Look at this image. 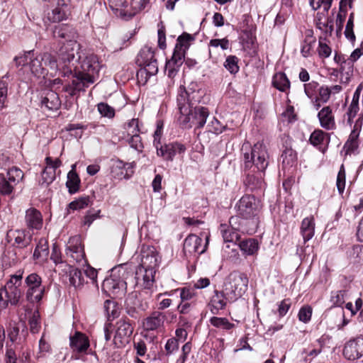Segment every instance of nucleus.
Here are the masks:
<instances>
[{
	"instance_id": "72a5a7b5",
	"label": "nucleus",
	"mask_w": 363,
	"mask_h": 363,
	"mask_svg": "<svg viewBox=\"0 0 363 363\" xmlns=\"http://www.w3.org/2000/svg\"><path fill=\"white\" fill-rule=\"evenodd\" d=\"M220 231L222 234L225 242H237L239 241L240 236L238 230L230 228L226 224L220 225Z\"/></svg>"
},
{
	"instance_id": "cd10ccee",
	"label": "nucleus",
	"mask_w": 363,
	"mask_h": 363,
	"mask_svg": "<svg viewBox=\"0 0 363 363\" xmlns=\"http://www.w3.org/2000/svg\"><path fill=\"white\" fill-rule=\"evenodd\" d=\"M77 35L75 29L67 24H59L52 28V35L55 38L65 39L67 42L74 40Z\"/></svg>"
},
{
	"instance_id": "052dcab7",
	"label": "nucleus",
	"mask_w": 363,
	"mask_h": 363,
	"mask_svg": "<svg viewBox=\"0 0 363 363\" xmlns=\"http://www.w3.org/2000/svg\"><path fill=\"white\" fill-rule=\"evenodd\" d=\"M209 45L215 48L220 47L222 50H225L230 48V42L226 38L223 39H212L209 42Z\"/></svg>"
},
{
	"instance_id": "7ed1b4c3",
	"label": "nucleus",
	"mask_w": 363,
	"mask_h": 363,
	"mask_svg": "<svg viewBox=\"0 0 363 363\" xmlns=\"http://www.w3.org/2000/svg\"><path fill=\"white\" fill-rule=\"evenodd\" d=\"M100 65L96 55L86 56L81 62L80 67L76 66L73 70L72 83L65 85L63 91L68 93L70 96H79L81 91H85V89L96 81L99 75Z\"/></svg>"
},
{
	"instance_id": "c756f323",
	"label": "nucleus",
	"mask_w": 363,
	"mask_h": 363,
	"mask_svg": "<svg viewBox=\"0 0 363 363\" xmlns=\"http://www.w3.org/2000/svg\"><path fill=\"white\" fill-rule=\"evenodd\" d=\"M328 12H318L315 18L317 28L325 35H331L333 31V21L327 16Z\"/></svg>"
},
{
	"instance_id": "9b49d317",
	"label": "nucleus",
	"mask_w": 363,
	"mask_h": 363,
	"mask_svg": "<svg viewBox=\"0 0 363 363\" xmlns=\"http://www.w3.org/2000/svg\"><path fill=\"white\" fill-rule=\"evenodd\" d=\"M26 300L30 303H37L42 300L45 286L42 284L41 277L36 273L28 274L25 279Z\"/></svg>"
},
{
	"instance_id": "6e6552de",
	"label": "nucleus",
	"mask_w": 363,
	"mask_h": 363,
	"mask_svg": "<svg viewBox=\"0 0 363 363\" xmlns=\"http://www.w3.org/2000/svg\"><path fill=\"white\" fill-rule=\"evenodd\" d=\"M235 209L241 218L250 220L258 216L261 203L254 195L245 194L236 203Z\"/></svg>"
},
{
	"instance_id": "bf43d9fd",
	"label": "nucleus",
	"mask_w": 363,
	"mask_h": 363,
	"mask_svg": "<svg viewBox=\"0 0 363 363\" xmlns=\"http://www.w3.org/2000/svg\"><path fill=\"white\" fill-rule=\"evenodd\" d=\"M99 112L101 114V116L113 118L115 115V111L113 108L108 105L105 103H100L97 106Z\"/></svg>"
},
{
	"instance_id": "9d476101",
	"label": "nucleus",
	"mask_w": 363,
	"mask_h": 363,
	"mask_svg": "<svg viewBox=\"0 0 363 363\" xmlns=\"http://www.w3.org/2000/svg\"><path fill=\"white\" fill-rule=\"evenodd\" d=\"M48 1L46 17L50 22H60L67 18L70 13V0H44Z\"/></svg>"
},
{
	"instance_id": "3c124183",
	"label": "nucleus",
	"mask_w": 363,
	"mask_h": 363,
	"mask_svg": "<svg viewBox=\"0 0 363 363\" xmlns=\"http://www.w3.org/2000/svg\"><path fill=\"white\" fill-rule=\"evenodd\" d=\"M318 82L315 81L310 82L304 84V91L309 99H313L317 96L316 94L320 87Z\"/></svg>"
},
{
	"instance_id": "412c9836",
	"label": "nucleus",
	"mask_w": 363,
	"mask_h": 363,
	"mask_svg": "<svg viewBox=\"0 0 363 363\" xmlns=\"http://www.w3.org/2000/svg\"><path fill=\"white\" fill-rule=\"evenodd\" d=\"M155 272L156 270L143 269V272L141 273L143 274L142 279L139 277V274L136 275V284L143 289V290L139 292L140 296H143V293H145L149 296H151V289L155 282Z\"/></svg>"
},
{
	"instance_id": "aec40b11",
	"label": "nucleus",
	"mask_w": 363,
	"mask_h": 363,
	"mask_svg": "<svg viewBox=\"0 0 363 363\" xmlns=\"http://www.w3.org/2000/svg\"><path fill=\"white\" fill-rule=\"evenodd\" d=\"M47 166L43 169L41 175L40 184L49 185L55 179L56 169L62 164L59 159L53 160L51 157H48L45 159Z\"/></svg>"
},
{
	"instance_id": "2f4dec72",
	"label": "nucleus",
	"mask_w": 363,
	"mask_h": 363,
	"mask_svg": "<svg viewBox=\"0 0 363 363\" xmlns=\"http://www.w3.org/2000/svg\"><path fill=\"white\" fill-rule=\"evenodd\" d=\"M301 233L305 242L313 237L315 233V220L313 216L303 219L301 225Z\"/></svg>"
},
{
	"instance_id": "0e129e2a",
	"label": "nucleus",
	"mask_w": 363,
	"mask_h": 363,
	"mask_svg": "<svg viewBox=\"0 0 363 363\" xmlns=\"http://www.w3.org/2000/svg\"><path fill=\"white\" fill-rule=\"evenodd\" d=\"M128 141L132 148H134L139 152L142 151L143 145L140 136V133L138 135L130 136V138L128 139Z\"/></svg>"
},
{
	"instance_id": "7c9ffc66",
	"label": "nucleus",
	"mask_w": 363,
	"mask_h": 363,
	"mask_svg": "<svg viewBox=\"0 0 363 363\" xmlns=\"http://www.w3.org/2000/svg\"><path fill=\"white\" fill-rule=\"evenodd\" d=\"M25 220L29 228L38 230L42 228L43 216L36 208H30L26 211Z\"/></svg>"
},
{
	"instance_id": "4be33fe9",
	"label": "nucleus",
	"mask_w": 363,
	"mask_h": 363,
	"mask_svg": "<svg viewBox=\"0 0 363 363\" xmlns=\"http://www.w3.org/2000/svg\"><path fill=\"white\" fill-rule=\"evenodd\" d=\"M224 289L222 290H215L214 294L211 298L209 303L210 310L213 314L217 315L219 313L220 310L225 309L228 303H233L230 299L227 298Z\"/></svg>"
},
{
	"instance_id": "58836bf2",
	"label": "nucleus",
	"mask_w": 363,
	"mask_h": 363,
	"mask_svg": "<svg viewBox=\"0 0 363 363\" xmlns=\"http://www.w3.org/2000/svg\"><path fill=\"white\" fill-rule=\"evenodd\" d=\"M108 5L116 15L123 18H128V11L126 9L127 4L125 0H107Z\"/></svg>"
},
{
	"instance_id": "13d9d810",
	"label": "nucleus",
	"mask_w": 363,
	"mask_h": 363,
	"mask_svg": "<svg viewBox=\"0 0 363 363\" xmlns=\"http://www.w3.org/2000/svg\"><path fill=\"white\" fill-rule=\"evenodd\" d=\"M164 350L167 355H170L179 350V342L176 337L169 339L165 345Z\"/></svg>"
},
{
	"instance_id": "20e7f679",
	"label": "nucleus",
	"mask_w": 363,
	"mask_h": 363,
	"mask_svg": "<svg viewBox=\"0 0 363 363\" xmlns=\"http://www.w3.org/2000/svg\"><path fill=\"white\" fill-rule=\"evenodd\" d=\"M133 271L128 264H121L112 269L110 277L104 280L102 289L109 296L122 297L127 290V280L133 275Z\"/></svg>"
},
{
	"instance_id": "393cba45",
	"label": "nucleus",
	"mask_w": 363,
	"mask_h": 363,
	"mask_svg": "<svg viewBox=\"0 0 363 363\" xmlns=\"http://www.w3.org/2000/svg\"><path fill=\"white\" fill-rule=\"evenodd\" d=\"M184 52L174 50L172 58L166 62L165 70L169 78H174L184 63Z\"/></svg>"
},
{
	"instance_id": "39448f33",
	"label": "nucleus",
	"mask_w": 363,
	"mask_h": 363,
	"mask_svg": "<svg viewBox=\"0 0 363 363\" xmlns=\"http://www.w3.org/2000/svg\"><path fill=\"white\" fill-rule=\"evenodd\" d=\"M79 50L80 44L76 40H69L60 48L57 52V68L55 69L59 70L61 77L69 78L70 75H73V70L76 69L74 62L81 59Z\"/></svg>"
},
{
	"instance_id": "8fccbe9b",
	"label": "nucleus",
	"mask_w": 363,
	"mask_h": 363,
	"mask_svg": "<svg viewBox=\"0 0 363 363\" xmlns=\"http://www.w3.org/2000/svg\"><path fill=\"white\" fill-rule=\"evenodd\" d=\"M124 128L128 136L138 135L140 133L139 121L138 118H133L124 125Z\"/></svg>"
},
{
	"instance_id": "4468645a",
	"label": "nucleus",
	"mask_w": 363,
	"mask_h": 363,
	"mask_svg": "<svg viewBox=\"0 0 363 363\" xmlns=\"http://www.w3.org/2000/svg\"><path fill=\"white\" fill-rule=\"evenodd\" d=\"M160 262V260L155 249L153 247H148L146 250L142 251L141 263L136 270L135 274H140L143 269L155 270Z\"/></svg>"
},
{
	"instance_id": "f8f14e48",
	"label": "nucleus",
	"mask_w": 363,
	"mask_h": 363,
	"mask_svg": "<svg viewBox=\"0 0 363 363\" xmlns=\"http://www.w3.org/2000/svg\"><path fill=\"white\" fill-rule=\"evenodd\" d=\"M23 172L16 167L9 169L6 175L0 174V194L10 195L14 187L23 179Z\"/></svg>"
},
{
	"instance_id": "c85d7f7f",
	"label": "nucleus",
	"mask_w": 363,
	"mask_h": 363,
	"mask_svg": "<svg viewBox=\"0 0 363 363\" xmlns=\"http://www.w3.org/2000/svg\"><path fill=\"white\" fill-rule=\"evenodd\" d=\"M165 315L158 311L152 312L143 322V328L145 330H155L162 327L165 320Z\"/></svg>"
},
{
	"instance_id": "a211bd4d",
	"label": "nucleus",
	"mask_w": 363,
	"mask_h": 363,
	"mask_svg": "<svg viewBox=\"0 0 363 363\" xmlns=\"http://www.w3.org/2000/svg\"><path fill=\"white\" fill-rule=\"evenodd\" d=\"M344 357L349 360H355L363 355V337H358L350 340L345 345Z\"/></svg>"
},
{
	"instance_id": "bb28decb",
	"label": "nucleus",
	"mask_w": 363,
	"mask_h": 363,
	"mask_svg": "<svg viewBox=\"0 0 363 363\" xmlns=\"http://www.w3.org/2000/svg\"><path fill=\"white\" fill-rule=\"evenodd\" d=\"M60 105L61 101L58 94L52 90L46 91L41 96L40 106L42 108L55 111L60 107Z\"/></svg>"
},
{
	"instance_id": "de8ad7c7",
	"label": "nucleus",
	"mask_w": 363,
	"mask_h": 363,
	"mask_svg": "<svg viewBox=\"0 0 363 363\" xmlns=\"http://www.w3.org/2000/svg\"><path fill=\"white\" fill-rule=\"evenodd\" d=\"M239 59L235 55H229L224 62V67L231 74H236L239 71Z\"/></svg>"
},
{
	"instance_id": "423d86ee",
	"label": "nucleus",
	"mask_w": 363,
	"mask_h": 363,
	"mask_svg": "<svg viewBox=\"0 0 363 363\" xmlns=\"http://www.w3.org/2000/svg\"><path fill=\"white\" fill-rule=\"evenodd\" d=\"M23 271L18 270L10 276L5 286L0 289V308H6L9 303L16 306L23 294Z\"/></svg>"
},
{
	"instance_id": "680f3d73",
	"label": "nucleus",
	"mask_w": 363,
	"mask_h": 363,
	"mask_svg": "<svg viewBox=\"0 0 363 363\" xmlns=\"http://www.w3.org/2000/svg\"><path fill=\"white\" fill-rule=\"evenodd\" d=\"M350 257L357 262H363V245H357L353 246L350 254Z\"/></svg>"
},
{
	"instance_id": "f704fd0d",
	"label": "nucleus",
	"mask_w": 363,
	"mask_h": 363,
	"mask_svg": "<svg viewBox=\"0 0 363 363\" xmlns=\"http://www.w3.org/2000/svg\"><path fill=\"white\" fill-rule=\"evenodd\" d=\"M74 165L72 166V170L67 174V181L66 182V186L68 189V191L70 194L77 193L80 186V179L74 170Z\"/></svg>"
},
{
	"instance_id": "4c0bfd02",
	"label": "nucleus",
	"mask_w": 363,
	"mask_h": 363,
	"mask_svg": "<svg viewBox=\"0 0 363 363\" xmlns=\"http://www.w3.org/2000/svg\"><path fill=\"white\" fill-rule=\"evenodd\" d=\"M143 68H141L137 72V77H143L145 74L146 79L151 76L156 74L158 72L157 62L156 59L142 65Z\"/></svg>"
},
{
	"instance_id": "0eeeda50",
	"label": "nucleus",
	"mask_w": 363,
	"mask_h": 363,
	"mask_svg": "<svg viewBox=\"0 0 363 363\" xmlns=\"http://www.w3.org/2000/svg\"><path fill=\"white\" fill-rule=\"evenodd\" d=\"M249 279L245 273L234 271L225 279L223 288L227 298L235 301L247 290Z\"/></svg>"
},
{
	"instance_id": "69168bd1",
	"label": "nucleus",
	"mask_w": 363,
	"mask_h": 363,
	"mask_svg": "<svg viewBox=\"0 0 363 363\" xmlns=\"http://www.w3.org/2000/svg\"><path fill=\"white\" fill-rule=\"evenodd\" d=\"M322 40L323 38H320L318 52L320 57L326 58L330 55L332 50L326 43H323Z\"/></svg>"
},
{
	"instance_id": "79ce46f5",
	"label": "nucleus",
	"mask_w": 363,
	"mask_h": 363,
	"mask_svg": "<svg viewBox=\"0 0 363 363\" xmlns=\"http://www.w3.org/2000/svg\"><path fill=\"white\" fill-rule=\"evenodd\" d=\"M91 202V199L89 196H82L69 203L67 208V213H69L70 211L84 209L87 207Z\"/></svg>"
},
{
	"instance_id": "1a4fd4ad",
	"label": "nucleus",
	"mask_w": 363,
	"mask_h": 363,
	"mask_svg": "<svg viewBox=\"0 0 363 363\" xmlns=\"http://www.w3.org/2000/svg\"><path fill=\"white\" fill-rule=\"evenodd\" d=\"M28 65L32 74L37 77H40L46 74L44 65H48L52 69L57 68V59L48 52L38 55H35L33 52Z\"/></svg>"
},
{
	"instance_id": "4d7b16f0",
	"label": "nucleus",
	"mask_w": 363,
	"mask_h": 363,
	"mask_svg": "<svg viewBox=\"0 0 363 363\" xmlns=\"http://www.w3.org/2000/svg\"><path fill=\"white\" fill-rule=\"evenodd\" d=\"M333 0H313L311 1V6L314 10L323 8V11L328 12L331 7Z\"/></svg>"
},
{
	"instance_id": "09e8293b",
	"label": "nucleus",
	"mask_w": 363,
	"mask_h": 363,
	"mask_svg": "<svg viewBox=\"0 0 363 363\" xmlns=\"http://www.w3.org/2000/svg\"><path fill=\"white\" fill-rule=\"evenodd\" d=\"M194 37L187 33H183L181 35H179L177 40V44L175 46V50L177 51H181V50L184 48V49H187L189 46V42L194 40Z\"/></svg>"
},
{
	"instance_id": "ddd939ff",
	"label": "nucleus",
	"mask_w": 363,
	"mask_h": 363,
	"mask_svg": "<svg viewBox=\"0 0 363 363\" xmlns=\"http://www.w3.org/2000/svg\"><path fill=\"white\" fill-rule=\"evenodd\" d=\"M133 332V326L126 318L118 320L115 325L114 344L121 347L128 343Z\"/></svg>"
},
{
	"instance_id": "37998d69",
	"label": "nucleus",
	"mask_w": 363,
	"mask_h": 363,
	"mask_svg": "<svg viewBox=\"0 0 363 363\" xmlns=\"http://www.w3.org/2000/svg\"><path fill=\"white\" fill-rule=\"evenodd\" d=\"M239 246L241 250L248 255H252L258 250V242L252 238L242 240Z\"/></svg>"
},
{
	"instance_id": "a878e982",
	"label": "nucleus",
	"mask_w": 363,
	"mask_h": 363,
	"mask_svg": "<svg viewBox=\"0 0 363 363\" xmlns=\"http://www.w3.org/2000/svg\"><path fill=\"white\" fill-rule=\"evenodd\" d=\"M320 126L327 130H332L336 128L335 117L330 106L323 107L318 113Z\"/></svg>"
},
{
	"instance_id": "774afa93",
	"label": "nucleus",
	"mask_w": 363,
	"mask_h": 363,
	"mask_svg": "<svg viewBox=\"0 0 363 363\" xmlns=\"http://www.w3.org/2000/svg\"><path fill=\"white\" fill-rule=\"evenodd\" d=\"M209 127V131L215 133V134H220L223 133V131L225 130V127L223 126L220 121L216 119V118H213V120L211 121V123L208 125Z\"/></svg>"
},
{
	"instance_id": "ea45409f",
	"label": "nucleus",
	"mask_w": 363,
	"mask_h": 363,
	"mask_svg": "<svg viewBox=\"0 0 363 363\" xmlns=\"http://www.w3.org/2000/svg\"><path fill=\"white\" fill-rule=\"evenodd\" d=\"M154 59H155L154 50L150 47L145 46L141 49L137 56V63L139 66L142 67L143 65H145Z\"/></svg>"
},
{
	"instance_id": "f03ea898",
	"label": "nucleus",
	"mask_w": 363,
	"mask_h": 363,
	"mask_svg": "<svg viewBox=\"0 0 363 363\" xmlns=\"http://www.w3.org/2000/svg\"><path fill=\"white\" fill-rule=\"evenodd\" d=\"M244 169L246 179L244 184L249 191H262L265 184L262 179L264 172L269 164V155L263 143H257L249 151L243 152Z\"/></svg>"
},
{
	"instance_id": "864d4df0",
	"label": "nucleus",
	"mask_w": 363,
	"mask_h": 363,
	"mask_svg": "<svg viewBox=\"0 0 363 363\" xmlns=\"http://www.w3.org/2000/svg\"><path fill=\"white\" fill-rule=\"evenodd\" d=\"M30 330L33 333H38L40 328V314L35 311L29 319Z\"/></svg>"
},
{
	"instance_id": "603ef678",
	"label": "nucleus",
	"mask_w": 363,
	"mask_h": 363,
	"mask_svg": "<svg viewBox=\"0 0 363 363\" xmlns=\"http://www.w3.org/2000/svg\"><path fill=\"white\" fill-rule=\"evenodd\" d=\"M354 27V13H352L350 15L349 19L346 24L345 35L346 38H347L351 42H354L355 40V35L353 31Z\"/></svg>"
},
{
	"instance_id": "2eb2a0df",
	"label": "nucleus",
	"mask_w": 363,
	"mask_h": 363,
	"mask_svg": "<svg viewBox=\"0 0 363 363\" xmlns=\"http://www.w3.org/2000/svg\"><path fill=\"white\" fill-rule=\"evenodd\" d=\"M6 240L12 246L24 248L30 244L32 235L26 230H10L7 232Z\"/></svg>"
},
{
	"instance_id": "e433bc0d",
	"label": "nucleus",
	"mask_w": 363,
	"mask_h": 363,
	"mask_svg": "<svg viewBox=\"0 0 363 363\" xmlns=\"http://www.w3.org/2000/svg\"><path fill=\"white\" fill-rule=\"evenodd\" d=\"M69 277L70 284L75 288L81 287L84 284V278L82 272L78 268L69 266Z\"/></svg>"
},
{
	"instance_id": "5fc2aeb1",
	"label": "nucleus",
	"mask_w": 363,
	"mask_h": 363,
	"mask_svg": "<svg viewBox=\"0 0 363 363\" xmlns=\"http://www.w3.org/2000/svg\"><path fill=\"white\" fill-rule=\"evenodd\" d=\"M325 137V133L323 130H315L311 133L309 141L313 145L317 146L323 143Z\"/></svg>"
},
{
	"instance_id": "5701e85b",
	"label": "nucleus",
	"mask_w": 363,
	"mask_h": 363,
	"mask_svg": "<svg viewBox=\"0 0 363 363\" xmlns=\"http://www.w3.org/2000/svg\"><path fill=\"white\" fill-rule=\"evenodd\" d=\"M69 346L74 352L86 353L90 344L86 335L81 332H76L69 337Z\"/></svg>"
},
{
	"instance_id": "a19ab883",
	"label": "nucleus",
	"mask_w": 363,
	"mask_h": 363,
	"mask_svg": "<svg viewBox=\"0 0 363 363\" xmlns=\"http://www.w3.org/2000/svg\"><path fill=\"white\" fill-rule=\"evenodd\" d=\"M104 310L108 320H110L111 318H112V319L118 318L121 313L118 303L112 300L105 301Z\"/></svg>"
},
{
	"instance_id": "473e14b6",
	"label": "nucleus",
	"mask_w": 363,
	"mask_h": 363,
	"mask_svg": "<svg viewBox=\"0 0 363 363\" xmlns=\"http://www.w3.org/2000/svg\"><path fill=\"white\" fill-rule=\"evenodd\" d=\"M272 86L282 92H286L290 89V81L284 72H277L272 77Z\"/></svg>"
},
{
	"instance_id": "e2e57ef3",
	"label": "nucleus",
	"mask_w": 363,
	"mask_h": 363,
	"mask_svg": "<svg viewBox=\"0 0 363 363\" xmlns=\"http://www.w3.org/2000/svg\"><path fill=\"white\" fill-rule=\"evenodd\" d=\"M312 315V308L309 306L302 307L298 312L299 320L303 323L308 322Z\"/></svg>"
},
{
	"instance_id": "dca6fc26",
	"label": "nucleus",
	"mask_w": 363,
	"mask_h": 363,
	"mask_svg": "<svg viewBox=\"0 0 363 363\" xmlns=\"http://www.w3.org/2000/svg\"><path fill=\"white\" fill-rule=\"evenodd\" d=\"M209 237L206 236V243L202 247V239L196 235L191 234L186 238L183 245V250L185 253L192 254H203L207 249L208 244Z\"/></svg>"
},
{
	"instance_id": "6ab92c4d",
	"label": "nucleus",
	"mask_w": 363,
	"mask_h": 363,
	"mask_svg": "<svg viewBox=\"0 0 363 363\" xmlns=\"http://www.w3.org/2000/svg\"><path fill=\"white\" fill-rule=\"evenodd\" d=\"M157 153L166 160L172 161L177 154L185 152L186 147L179 143H171L159 147L156 145Z\"/></svg>"
},
{
	"instance_id": "c03bdc74",
	"label": "nucleus",
	"mask_w": 363,
	"mask_h": 363,
	"mask_svg": "<svg viewBox=\"0 0 363 363\" xmlns=\"http://www.w3.org/2000/svg\"><path fill=\"white\" fill-rule=\"evenodd\" d=\"M150 3V0H131L130 11H128V18L133 17L136 13L145 9Z\"/></svg>"
},
{
	"instance_id": "338daca9",
	"label": "nucleus",
	"mask_w": 363,
	"mask_h": 363,
	"mask_svg": "<svg viewBox=\"0 0 363 363\" xmlns=\"http://www.w3.org/2000/svg\"><path fill=\"white\" fill-rule=\"evenodd\" d=\"M33 54V50H30L23 54L22 56L16 57L14 58V62L17 67L18 66H25L26 65L29 63L30 57Z\"/></svg>"
},
{
	"instance_id": "f257e3e1",
	"label": "nucleus",
	"mask_w": 363,
	"mask_h": 363,
	"mask_svg": "<svg viewBox=\"0 0 363 363\" xmlns=\"http://www.w3.org/2000/svg\"><path fill=\"white\" fill-rule=\"evenodd\" d=\"M202 94L194 82L191 83L187 88L179 86L177 103L179 111L178 122L182 128L189 129L193 126L201 128L206 124L209 116L208 109L198 106L201 101Z\"/></svg>"
},
{
	"instance_id": "f3484780",
	"label": "nucleus",
	"mask_w": 363,
	"mask_h": 363,
	"mask_svg": "<svg viewBox=\"0 0 363 363\" xmlns=\"http://www.w3.org/2000/svg\"><path fill=\"white\" fill-rule=\"evenodd\" d=\"M65 254L67 257H70L76 262L82 264L86 262L85 254L79 237H73L69 240Z\"/></svg>"
},
{
	"instance_id": "c9c22d12",
	"label": "nucleus",
	"mask_w": 363,
	"mask_h": 363,
	"mask_svg": "<svg viewBox=\"0 0 363 363\" xmlns=\"http://www.w3.org/2000/svg\"><path fill=\"white\" fill-rule=\"evenodd\" d=\"M140 296L137 292L130 294L125 302V306L135 308L140 311H145L148 308V303L140 299Z\"/></svg>"
},
{
	"instance_id": "6e6d98bb",
	"label": "nucleus",
	"mask_w": 363,
	"mask_h": 363,
	"mask_svg": "<svg viewBox=\"0 0 363 363\" xmlns=\"http://www.w3.org/2000/svg\"><path fill=\"white\" fill-rule=\"evenodd\" d=\"M336 186L340 194H342L345 186V171L342 165L337 176Z\"/></svg>"
},
{
	"instance_id": "49530a36",
	"label": "nucleus",
	"mask_w": 363,
	"mask_h": 363,
	"mask_svg": "<svg viewBox=\"0 0 363 363\" xmlns=\"http://www.w3.org/2000/svg\"><path fill=\"white\" fill-rule=\"evenodd\" d=\"M347 296V291L345 289L332 292L330 296V302L332 303V306H342V305L345 303Z\"/></svg>"
},
{
	"instance_id": "b1692460",
	"label": "nucleus",
	"mask_w": 363,
	"mask_h": 363,
	"mask_svg": "<svg viewBox=\"0 0 363 363\" xmlns=\"http://www.w3.org/2000/svg\"><path fill=\"white\" fill-rule=\"evenodd\" d=\"M135 163L133 162H124L121 160H117L114 162L111 167V172L113 176L119 179L123 178L129 179L133 174V168Z\"/></svg>"
},
{
	"instance_id": "a18cd8bd",
	"label": "nucleus",
	"mask_w": 363,
	"mask_h": 363,
	"mask_svg": "<svg viewBox=\"0 0 363 363\" xmlns=\"http://www.w3.org/2000/svg\"><path fill=\"white\" fill-rule=\"evenodd\" d=\"M211 324L218 328H222L225 330H230L235 327V324L229 322L225 318H219L213 316L210 319Z\"/></svg>"
}]
</instances>
